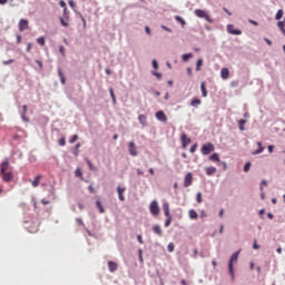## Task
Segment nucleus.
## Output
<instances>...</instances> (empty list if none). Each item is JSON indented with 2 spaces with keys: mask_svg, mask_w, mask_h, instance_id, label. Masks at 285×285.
<instances>
[{
  "mask_svg": "<svg viewBox=\"0 0 285 285\" xmlns=\"http://www.w3.org/2000/svg\"><path fill=\"white\" fill-rule=\"evenodd\" d=\"M36 63L39 66V68H43V62H41V60H36Z\"/></svg>",
  "mask_w": 285,
  "mask_h": 285,
  "instance_id": "nucleus-53",
  "label": "nucleus"
},
{
  "mask_svg": "<svg viewBox=\"0 0 285 285\" xmlns=\"http://www.w3.org/2000/svg\"><path fill=\"white\" fill-rule=\"evenodd\" d=\"M110 97L112 99V104H117V97L115 96V90L112 88L109 89Z\"/></svg>",
  "mask_w": 285,
  "mask_h": 285,
  "instance_id": "nucleus-29",
  "label": "nucleus"
},
{
  "mask_svg": "<svg viewBox=\"0 0 285 285\" xmlns=\"http://www.w3.org/2000/svg\"><path fill=\"white\" fill-rule=\"evenodd\" d=\"M2 63L3 66H10V63H14V59L4 60Z\"/></svg>",
  "mask_w": 285,
  "mask_h": 285,
  "instance_id": "nucleus-40",
  "label": "nucleus"
},
{
  "mask_svg": "<svg viewBox=\"0 0 285 285\" xmlns=\"http://www.w3.org/2000/svg\"><path fill=\"white\" fill-rule=\"evenodd\" d=\"M9 168H10V163L8 160L1 164L2 179L3 181H7V183L12 181V177H13L12 171H8Z\"/></svg>",
  "mask_w": 285,
  "mask_h": 285,
  "instance_id": "nucleus-1",
  "label": "nucleus"
},
{
  "mask_svg": "<svg viewBox=\"0 0 285 285\" xmlns=\"http://www.w3.org/2000/svg\"><path fill=\"white\" fill-rule=\"evenodd\" d=\"M189 59H193V53H184L183 55V61H188Z\"/></svg>",
  "mask_w": 285,
  "mask_h": 285,
  "instance_id": "nucleus-31",
  "label": "nucleus"
},
{
  "mask_svg": "<svg viewBox=\"0 0 285 285\" xmlns=\"http://www.w3.org/2000/svg\"><path fill=\"white\" fill-rule=\"evenodd\" d=\"M75 175H76V177H80V179H81L82 181H85V180H83V173L81 171L80 168H77V169H76Z\"/></svg>",
  "mask_w": 285,
  "mask_h": 285,
  "instance_id": "nucleus-27",
  "label": "nucleus"
},
{
  "mask_svg": "<svg viewBox=\"0 0 285 285\" xmlns=\"http://www.w3.org/2000/svg\"><path fill=\"white\" fill-rule=\"evenodd\" d=\"M196 150H197V144L190 147L189 153H195Z\"/></svg>",
  "mask_w": 285,
  "mask_h": 285,
  "instance_id": "nucleus-46",
  "label": "nucleus"
},
{
  "mask_svg": "<svg viewBox=\"0 0 285 285\" xmlns=\"http://www.w3.org/2000/svg\"><path fill=\"white\" fill-rule=\"evenodd\" d=\"M28 23L29 22L26 19H21L19 21V30H20V32H23V30H28V28H29Z\"/></svg>",
  "mask_w": 285,
  "mask_h": 285,
  "instance_id": "nucleus-12",
  "label": "nucleus"
},
{
  "mask_svg": "<svg viewBox=\"0 0 285 285\" xmlns=\"http://www.w3.org/2000/svg\"><path fill=\"white\" fill-rule=\"evenodd\" d=\"M119 266L117 265V263L112 262V261H109L108 262V268L110 271V273H115V271H117Z\"/></svg>",
  "mask_w": 285,
  "mask_h": 285,
  "instance_id": "nucleus-16",
  "label": "nucleus"
},
{
  "mask_svg": "<svg viewBox=\"0 0 285 285\" xmlns=\"http://www.w3.org/2000/svg\"><path fill=\"white\" fill-rule=\"evenodd\" d=\"M88 190H89V193H95V187H92V185H90V186L88 187Z\"/></svg>",
  "mask_w": 285,
  "mask_h": 285,
  "instance_id": "nucleus-56",
  "label": "nucleus"
},
{
  "mask_svg": "<svg viewBox=\"0 0 285 285\" xmlns=\"http://www.w3.org/2000/svg\"><path fill=\"white\" fill-rule=\"evenodd\" d=\"M184 186H185V188H188L189 186H193V173H187L185 175Z\"/></svg>",
  "mask_w": 285,
  "mask_h": 285,
  "instance_id": "nucleus-7",
  "label": "nucleus"
},
{
  "mask_svg": "<svg viewBox=\"0 0 285 285\" xmlns=\"http://www.w3.org/2000/svg\"><path fill=\"white\" fill-rule=\"evenodd\" d=\"M137 239H138V242H139L140 244H144V238L141 237V235H138V236H137Z\"/></svg>",
  "mask_w": 285,
  "mask_h": 285,
  "instance_id": "nucleus-55",
  "label": "nucleus"
},
{
  "mask_svg": "<svg viewBox=\"0 0 285 285\" xmlns=\"http://www.w3.org/2000/svg\"><path fill=\"white\" fill-rule=\"evenodd\" d=\"M202 155H210L215 150V145L213 142H207L202 146Z\"/></svg>",
  "mask_w": 285,
  "mask_h": 285,
  "instance_id": "nucleus-4",
  "label": "nucleus"
},
{
  "mask_svg": "<svg viewBox=\"0 0 285 285\" xmlns=\"http://www.w3.org/2000/svg\"><path fill=\"white\" fill-rule=\"evenodd\" d=\"M210 161H219V155L217 154H213L212 156H209Z\"/></svg>",
  "mask_w": 285,
  "mask_h": 285,
  "instance_id": "nucleus-35",
  "label": "nucleus"
},
{
  "mask_svg": "<svg viewBox=\"0 0 285 285\" xmlns=\"http://www.w3.org/2000/svg\"><path fill=\"white\" fill-rule=\"evenodd\" d=\"M167 250H168V253H174V250H175V244H174V243H169V244L167 245Z\"/></svg>",
  "mask_w": 285,
  "mask_h": 285,
  "instance_id": "nucleus-34",
  "label": "nucleus"
},
{
  "mask_svg": "<svg viewBox=\"0 0 285 285\" xmlns=\"http://www.w3.org/2000/svg\"><path fill=\"white\" fill-rule=\"evenodd\" d=\"M96 206H97L99 213H101V214L106 213V209H104V205L100 203V200L96 202Z\"/></svg>",
  "mask_w": 285,
  "mask_h": 285,
  "instance_id": "nucleus-23",
  "label": "nucleus"
},
{
  "mask_svg": "<svg viewBox=\"0 0 285 285\" xmlns=\"http://www.w3.org/2000/svg\"><path fill=\"white\" fill-rule=\"evenodd\" d=\"M59 6H60V8H63V12H68V7H66V1L60 0Z\"/></svg>",
  "mask_w": 285,
  "mask_h": 285,
  "instance_id": "nucleus-32",
  "label": "nucleus"
},
{
  "mask_svg": "<svg viewBox=\"0 0 285 285\" xmlns=\"http://www.w3.org/2000/svg\"><path fill=\"white\" fill-rule=\"evenodd\" d=\"M203 63H204V60H202V59L197 60L196 70H198V71L202 70Z\"/></svg>",
  "mask_w": 285,
  "mask_h": 285,
  "instance_id": "nucleus-37",
  "label": "nucleus"
},
{
  "mask_svg": "<svg viewBox=\"0 0 285 285\" xmlns=\"http://www.w3.org/2000/svg\"><path fill=\"white\" fill-rule=\"evenodd\" d=\"M153 75L154 77H157V79H161V73L154 71Z\"/></svg>",
  "mask_w": 285,
  "mask_h": 285,
  "instance_id": "nucleus-49",
  "label": "nucleus"
},
{
  "mask_svg": "<svg viewBox=\"0 0 285 285\" xmlns=\"http://www.w3.org/2000/svg\"><path fill=\"white\" fill-rule=\"evenodd\" d=\"M237 259H239V252H236L232 255L228 264L229 275H232V279H235V269L233 268V264H237Z\"/></svg>",
  "mask_w": 285,
  "mask_h": 285,
  "instance_id": "nucleus-2",
  "label": "nucleus"
},
{
  "mask_svg": "<svg viewBox=\"0 0 285 285\" xmlns=\"http://www.w3.org/2000/svg\"><path fill=\"white\" fill-rule=\"evenodd\" d=\"M190 106L197 108V106H202V100L199 98H193Z\"/></svg>",
  "mask_w": 285,
  "mask_h": 285,
  "instance_id": "nucleus-19",
  "label": "nucleus"
},
{
  "mask_svg": "<svg viewBox=\"0 0 285 285\" xmlns=\"http://www.w3.org/2000/svg\"><path fill=\"white\" fill-rule=\"evenodd\" d=\"M17 43H21V36H17Z\"/></svg>",
  "mask_w": 285,
  "mask_h": 285,
  "instance_id": "nucleus-60",
  "label": "nucleus"
},
{
  "mask_svg": "<svg viewBox=\"0 0 285 285\" xmlns=\"http://www.w3.org/2000/svg\"><path fill=\"white\" fill-rule=\"evenodd\" d=\"M41 175L36 176L35 180H29L33 188H37L41 184Z\"/></svg>",
  "mask_w": 285,
  "mask_h": 285,
  "instance_id": "nucleus-14",
  "label": "nucleus"
},
{
  "mask_svg": "<svg viewBox=\"0 0 285 285\" xmlns=\"http://www.w3.org/2000/svg\"><path fill=\"white\" fill-rule=\"evenodd\" d=\"M37 43H39V46H46V38L43 37L38 38Z\"/></svg>",
  "mask_w": 285,
  "mask_h": 285,
  "instance_id": "nucleus-36",
  "label": "nucleus"
},
{
  "mask_svg": "<svg viewBox=\"0 0 285 285\" xmlns=\"http://www.w3.org/2000/svg\"><path fill=\"white\" fill-rule=\"evenodd\" d=\"M189 217L191 219H198L199 215L197 214V212L195 209H190L189 210Z\"/></svg>",
  "mask_w": 285,
  "mask_h": 285,
  "instance_id": "nucleus-22",
  "label": "nucleus"
},
{
  "mask_svg": "<svg viewBox=\"0 0 285 285\" xmlns=\"http://www.w3.org/2000/svg\"><path fill=\"white\" fill-rule=\"evenodd\" d=\"M163 210L165 213V217H170V205H168V203L163 204Z\"/></svg>",
  "mask_w": 285,
  "mask_h": 285,
  "instance_id": "nucleus-15",
  "label": "nucleus"
},
{
  "mask_svg": "<svg viewBox=\"0 0 285 285\" xmlns=\"http://www.w3.org/2000/svg\"><path fill=\"white\" fill-rule=\"evenodd\" d=\"M118 197L120 202H126V197H124V193H126V187H117Z\"/></svg>",
  "mask_w": 285,
  "mask_h": 285,
  "instance_id": "nucleus-13",
  "label": "nucleus"
},
{
  "mask_svg": "<svg viewBox=\"0 0 285 285\" xmlns=\"http://www.w3.org/2000/svg\"><path fill=\"white\" fill-rule=\"evenodd\" d=\"M175 19L178 21L179 24L186 26V20H184V18L176 16Z\"/></svg>",
  "mask_w": 285,
  "mask_h": 285,
  "instance_id": "nucleus-30",
  "label": "nucleus"
},
{
  "mask_svg": "<svg viewBox=\"0 0 285 285\" xmlns=\"http://www.w3.org/2000/svg\"><path fill=\"white\" fill-rule=\"evenodd\" d=\"M190 141H191L190 138H188V136L186 134H181L180 142H181V148L184 150H186V148H188Z\"/></svg>",
  "mask_w": 285,
  "mask_h": 285,
  "instance_id": "nucleus-6",
  "label": "nucleus"
},
{
  "mask_svg": "<svg viewBox=\"0 0 285 285\" xmlns=\"http://www.w3.org/2000/svg\"><path fill=\"white\" fill-rule=\"evenodd\" d=\"M58 144L59 146H66V137L59 138Z\"/></svg>",
  "mask_w": 285,
  "mask_h": 285,
  "instance_id": "nucleus-39",
  "label": "nucleus"
},
{
  "mask_svg": "<svg viewBox=\"0 0 285 285\" xmlns=\"http://www.w3.org/2000/svg\"><path fill=\"white\" fill-rule=\"evenodd\" d=\"M156 119H158V121H163L164 124L168 121V117H166V114L163 110L156 112Z\"/></svg>",
  "mask_w": 285,
  "mask_h": 285,
  "instance_id": "nucleus-11",
  "label": "nucleus"
},
{
  "mask_svg": "<svg viewBox=\"0 0 285 285\" xmlns=\"http://www.w3.org/2000/svg\"><path fill=\"white\" fill-rule=\"evenodd\" d=\"M282 17H284V10L279 9L275 16V20L279 21V19H282Z\"/></svg>",
  "mask_w": 285,
  "mask_h": 285,
  "instance_id": "nucleus-28",
  "label": "nucleus"
},
{
  "mask_svg": "<svg viewBox=\"0 0 285 285\" xmlns=\"http://www.w3.org/2000/svg\"><path fill=\"white\" fill-rule=\"evenodd\" d=\"M222 79H228L230 77V71H228V68H223L220 71Z\"/></svg>",
  "mask_w": 285,
  "mask_h": 285,
  "instance_id": "nucleus-17",
  "label": "nucleus"
},
{
  "mask_svg": "<svg viewBox=\"0 0 285 285\" xmlns=\"http://www.w3.org/2000/svg\"><path fill=\"white\" fill-rule=\"evenodd\" d=\"M146 115H139L138 116V121L141 124V126H146Z\"/></svg>",
  "mask_w": 285,
  "mask_h": 285,
  "instance_id": "nucleus-25",
  "label": "nucleus"
},
{
  "mask_svg": "<svg viewBox=\"0 0 285 285\" xmlns=\"http://www.w3.org/2000/svg\"><path fill=\"white\" fill-rule=\"evenodd\" d=\"M145 30H146L147 35H150V27H146Z\"/></svg>",
  "mask_w": 285,
  "mask_h": 285,
  "instance_id": "nucleus-61",
  "label": "nucleus"
},
{
  "mask_svg": "<svg viewBox=\"0 0 285 285\" xmlns=\"http://www.w3.org/2000/svg\"><path fill=\"white\" fill-rule=\"evenodd\" d=\"M70 8H75V2L72 0L69 1Z\"/></svg>",
  "mask_w": 285,
  "mask_h": 285,
  "instance_id": "nucleus-59",
  "label": "nucleus"
},
{
  "mask_svg": "<svg viewBox=\"0 0 285 285\" xmlns=\"http://www.w3.org/2000/svg\"><path fill=\"white\" fill-rule=\"evenodd\" d=\"M253 248H255V250L259 249V245H257V239L254 240V246Z\"/></svg>",
  "mask_w": 285,
  "mask_h": 285,
  "instance_id": "nucleus-52",
  "label": "nucleus"
},
{
  "mask_svg": "<svg viewBox=\"0 0 285 285\" xmlns=\"http://www.w3.org/2000/svg\"><path fill=\"white\" fill-rule=\"evenodd\" d=\"M149 174H150V175H155V169L149 168Z\"/></svg>",
  "mask_w": 285,
  "mask_h": 285,
  "instance_id": "nucleus-62",
  "label": "nucleus"
},
{
  "mask_svg": "<svg viewBox=\"0 0 285 285\" xmlns=\"http://www.w3.org/2000/svg\"><path fill=\"white\" fill-rule=\"evenodd\" d=\"M245 173H248L250 170V163H246L244 166Z\"/></svg>",
  "mask_w": 285,
  "mask_h": 285,
  "instance_id": "nucleus-45",
  "label": "nucleus"
},
{
  "mask_svg": "<svg viewBox=\"0 0 285 285\" xmlns=\"http://www.w3.org/2000/svg\"><path fill=\"white\" fill-rule=\"evenodd\" d=\"M77 139H79V136H78V135H73V136L70 138L69 142H70V144H75V141H77Z\"/></svg>",
  "mask_w": 285,
  "mask_h": 285,
  "instance_id": "nucleus-41",
  "label": "nucleus"
},
{
  "mask_svg": "<svg viewBox=\"0 0 285 285\" xmlns=\"http://www.w3.org/2000/svg\"><path fill=\"white\" fill-rule=\"evenodd\" d=\"M227 32H228V35H236V36L242 35V30L235 29V26H233V24L227 26Z\"/></svg>",
  "mask_w": 285,
  "mask_h": 285,
  "instance_id": "nucleus-10",
  "label": "nucleus"
},
{
  "mask_svg": "<svg viewBox=\"0 0 285 285\" xmlns=\"http://www.w3.org/2000/svg\"><path fill=\"white\" fill-rule=\"evenodd\" d=\"M59 52H60L61 55H65L66 48H63V46H60V47H59Z\"/></svg>",
  "mask_w": 285,
  "mask_h": 285,
  "instance_id": "nucleus-50",
  "label": "nucleus"
},
{
  "mask_svg": "<svg viewBox=\"0 0 285 285\" xmlns=\"http://www.w3.org/2000/svg\"><path fill=\"white\" fill-rule=\"evenodd\" d=\"M194 12L199 19H205L208 21V23H213V19L210 18V16H208V13H206V11L202 9H196Z\"/></svg>",
  "mask_w": 285,
  "mask_h": 285,
  "instance_id": "nucleus-3",
  "label": "nucleus"
},
{
  "mask_svg": "<svg viewBox=\"0 0 285 285\" xmlns=\"http://www.w3.org/2000/svg\"><path fill=\"white\" fill-rule=\"evenodd\" d=\"M86 163L88 164L90 170H95V167L92 166V161H90V159L86 158Z\"/></svg>",
  "mask_w": 285,
  "mask_h": 285,
  "instance_id": "nucleus-42",
  "label": "nucleus"
},
{
  "mask_svg": "<svg viewBox=\"0 0 285 285\" xmlns=\"http://www.w3.org/2000/svg\"><path fill=\"white\" fill-rule=\"evenodd\" d=\"M248 21H249V23H252V26H259V23L255 20L249 19Z\"/></svg>",
  "mask_w": 285,
  "mask_h": 285,
  "instance_id": "nucleus-51",
  "label": "nucleus"
},
{
  "mask_svg": "<svg viewBox=\"0 0 285 285\" xmlns=\"http://www.w3.org/2000/svg\"><path fill=\"white\" fill-rule=\"evenodd\" d=\"M200 90H202L203 97H208V90L206 89V82L200 83Z\"/></svg>",
  "mask_w": 285,
  "mask_h": 285,
  "instance_id": "nucleus-18",
  "label": "nucleus"
},
{
  "mask_svg": "<svg viewBox=\"0 0 285 285\" xmlns=\"http://www.w3.org/2000/svg\"><path fill=\"white\" fill-rule=\"evenodd\" d=\"M153 68H155V70H157L159 68L157 60H153Z\"/></svg>",
  "mask_w": 285,
  "mask_h": 285,
  "instance_id": "nucleus-48",
  "label": "nucleus"
},
{
  "mask_svg": "<svg viewBox=\"0 0 285 285\" xmlns=\"http://www.w3.org/2000/svg\"><path fill=\"white\" fill-rule=\"evenodd\" d=\"M180 283H181L183 285H188V284L186 283V279H183Z\"/></svg>",
  "mask_w": 285,
  "mask_h": 285,
  "instance_id": "nucleus-64",
  "label": "nucleus"
},
{
  "mask_svg": "<svg viewBox=\"0 0 285 285\" xmlns=\"http://www.w3.org/2000/svg\"><path fill=\"white\" fill-rule=\"evenodd\" d=\"M128 150H129V155H131V157H137V155H139V153L137 151V146H135V142H129L128 145Z\"/></svg>",
  "mask_w": 285,
  "mask_h": 285,
  "instance_id": "nucleus-9",
  "label": "nucleus"
},
{
  "mask_svg": "<svg viewBox=\"0 0 285 285\" xmlns=\"http://www.w3.org/2000/svg\"><path fill=\"white\" fill-rule=\"evenodd\" d=\"M137 175H144V173L141 171V169H137Z\"/></svg>",
  "mask_w": 285,
  "mask_h": 285,
  "instance_id": "nucleus-63",
  "label": "nucleus"
},
{
  "mask_svg": "<svg viewBox=\"0 0 285 285\" xmlns=\"http://www.w3.org/2000/svg\"><path fill=\"white\" fill-rule=\"evenodd\" d=\"M264 186H268V183H266V180H262L261 190H264Z\"/></svg>",
  "mask_w": 285,
  "mask_h": 285,
  "instance_id": "nucleus-47",
  "label": "nucleus"
},
{
  "mask_svg": "<svg viewBox=\"0 0 285 285\" xmlns=\"http://www.w3.org/2000/svg\"><path fill=\"white\" fill-rule=\"evenodd\" d=\"M22 110H23L22 119H26V114L28 112V106L23 105Z\"/></svg>",
  "mask_w": 285,
  "mask_h": 285,
  "instance_id": "nucleus-43",
  "label": "nucleus"
},
{
  "mask_svg": "<svg viewBox=\"0 0 285 285\" xmlns=\"http://www.w3.org/2000/svg\"><path fill=\"white\" fill-rule=\"evenodd\" d=\"M149 210L154 217H157V215H159V203H157V200L151 202Z\"/></svg>",
  "mask_w": 285,
  "mask_h": 285,
  "instance_id": "nucleus-5",
  "label": "nucleus"
},
{
  "mask_svg": "<svg viewBox=\"0 0 285 285\" xmlns=\"http://www.w3.org/2000/svg\"><path fill=\"white\" fill-rule=\"evenodd\" d=\"M167 219L165 222V227L168 228V226H170L171 222H173V216H166Z\"/></svg>",
  "mask_w": 285,
  "mask_h": 285,
  "instance_id": "nucleus-33",
  "label": "nucleus"
},
{
  "mask_svg": "<svg viewBox=\"0 0 285 285\" xmlns=\"http://www.w3.org/2000/svg\"><path fill=\"white\" fill-rule=\"evenodd\" d=\"M153 230H154V233H155L156 235H159V237H161V226L155 225V226L153 227Z\"/></svg>",
  "mask_w": 285,
  "mask_h": 285,
  "instance_id": "nucleus-20",
  "label": "nucleus"
},
{
  "mask_svg": "<svg viewBox=\"0 0 285 285\" xmlns=\"http://www.w3.org/2000/svg\"><path fill=\"white\" fill-rule=\"evenodd\" d=\"M257 146H258V149L253 151V155H261V153L264 150L262 142H257Z\"/></svg>",
  "mask_w": 285,
  "mask_h": 285,
  "instance_id": "nucleus-26",
  "label": "nucleus"
},
{
  "mask_svg": "<svg viewBox=\"0 0 285 285\" xmlns=\"http://www.w3.org/2000/svg\"><path fill=\"white\" fill-rule=\"evenodd\" d=\"M8 3V0H0V6H6Z\"/></svg>",
  "mask_w": 285,
  "mask_h": 285,
  "instance_id": "nucleus-58",
  "label": "nucleus"
},
{
  "mask_svg": "<svg viewBox=\"0 0 285 285\" xmlns=\"http://www.w3.org/2000/svg\"><path fill=\"white\" fill-rule=\"evenodd\" d=\"M196 202H197V204H202V193H198L196 195Z\"/></svg>",
  "mask_w": 285,
  "mask_h": 285,
  "instance_id": "nucleus-44",
  "label": "nucleus"
},
{
  "mask_svg": "<svg viewBox=\"0 0 285 285\" xmlns=\"http://www.w3.org/2000/svg\"><path fill=\"white\" fill-rule=\"evenodd\" d=\"M58 75H59L61 83L66 85V76H63V71H61V69H58Z\"/></svg>",
  "mask_w": 285,
  "mask_h": 285,
  "instance_id": "nucleus-24",
  "label": "nucleus"
},
{
  "mask_svg": "<svg viewBox=\"0 0 285 285\" xmlns=\"http://www.w3.org/2000/svg\"><path fill=\"white\" fill-rule=\"evenodd\" d=\"M41 204H43V206H48V204H50V200H46L45 198L41 200Z\"/></svg>",
  "mask_w": 285,
  "mask_h": 285,
  "instance_id": "nucleus-54",
  "label": "nucleus"
},
{
  "mask_svg": "<svg viewBox=\"0 0 285 285\" xmlns=\"http://www.w3.org/2000/svg\"><path fill=\"white\" fill-rule=\"evenodd\" d=\"M215 173H217V168L215 167H207L206 168V175H215Z\"/></svg>",
  "mask_w": 285,
  "mask_h": 285,
  "instance_id": "nucleus-21",
  "label": "nucleus"
},
{
  "mask_svg": "<svg viewBox=\"0 0 285 285\" xmlns=\"http://www.w3.org/2000/svg\"><path fill=\"white\" fill-rule=\"evenodd\" d=\"M69 21L70 17H68L67 12H63L62 17L60 18L61 26H63V28H68L70 26Z\"/></svg>",
  "mask_w": 285,
  "mask_h": 285,
  "instance_id": "nucleus-8",
  "label": "nucleus"
},
{
  "mask_svg": "<svg viewBox=\"0 0 285 285\" xmlns=\"http://www.w3.org/2000/svg\"><path fill=\"white\" fill-rule=\"evenodd\" d=\"M246 124V120H244V119H240L239 121H238V126H239V130H245V128H244V125Z\"/></svg>",
  "mask_w": 285,
  "mask_h": 285,
  "instance_id": "nucleus-38",
  "label": "nucleus"
},
{
  "mask_svg": "<svg viewBox=\"0 0 285 285\" xmlns=\"http://www.w3.org/2000/svg\"><path fill=\"white\" fill-rule=\"evenodd\" d=\"M274 148H275V147H274L273 145H269V146H268V151H269V153H273Z\"/></svg>",
  "mask_w": 285,
  "mask_h": 285,
  "instance_id": "nucleus-57",
  "label": "nucleus"
}]
</instances>
